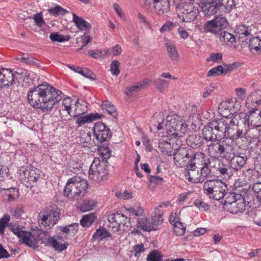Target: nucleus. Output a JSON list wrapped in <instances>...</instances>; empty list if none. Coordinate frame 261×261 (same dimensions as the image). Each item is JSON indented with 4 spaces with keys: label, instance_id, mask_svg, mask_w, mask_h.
<instances>
[{
    "label": "nucleus",
    "instance_id": "f257e3e1",
    "mask_svg": "<svg viewBox=\"0 0 261 261\" xmlns=\"http://www.w3.org/2000/svg\"><path fill=\"white\" fill-rule=\"evenodd\" d=\"M63 97V93L49 84H41L30 89L27 94L29 103L43 112L51 111Z\"/></svg>",
    "mask_w": 261,
    "mask_h": 261
},
{
    "label": "nucleus",
    "instance_id": "f03ea898",
    "mask_svg": "<svg viewBox=\"0 0 261 261\" xmlns=\"http://www.w3.org/2000/svg\"><path fill=\"white\" fill-rule=\"evenodd\" d=\"M237 126H230L226 120L223 118L210 121L202 130L205 140L207 141L221 140L226 137L233 140Z\"/></svg>",
    "mask_w": 261,
    "mask_h": 261
},
{
    "label": "nucleus",
    "instance_id": "7ed1b4c3",
    "mask_svg": "<svg viewBox=\"0 0 261 261\" xmlns=\"http://www.w3.org/2000/svg\"><path fill=\"white\" fill-rule=\"evenodd\" d=\"M203 188L205 194L216 200L223 198L225 193L228 191L226 184L219 179L207 180L204 182Z\"/></svg>",
    "mask_w": 261,
    "mask_h": 261
},
{
    "label": "nucleus",
    "instance_id": "20e7f679",
    "mask_svg": "<svg viewBox=\"0 0 261 261\" xmlns=\"http://www.w3.org/2000/svg\"><path fill=\"white\" fill-rule=\"evenodd\" d=\"M207 149L209 155L213 158H225L227 159L228 156L234 149V147L233 145L229 144L225 140H217L211 142Z\"/></svg>",
    "mask_w": 261,
    "mask_h": 261
},
{
    "label": "nucleus",
    "instance_id": "39448f33",
    "mask_svg": "<svg viewBox=\"0 0 261 261\" xmlns=\"http://www.w3.org/2000/svg\"><path fill=\"white\" fill-rule=\"evenodd\" d=\"M59 212L60 209L56 205H48L39 213L38 220L45 226L51 228L59 219Z\"/></svg>",
    "mask_w": 261,
    "mask_h": 261
},
{
    "label": "nucleus",
    "instance_id": "423d86ee",
    "mask_svg": "<svg viewBox=\"0 0 261 261\" xmlns=\"http://www.w3.org/2000/svg\"><path fill=\"white\" fill-rule=\"evenodd\" d=\"M179 17L182 21L189 22L194 21L197 17L199 11L198 7L193 3L182 2L178 5Z\"/></svg>",
    "mask_w": 261,
    "mask_h": 261
},
{
    "label": "nucleus",
    "instance_id": "0eeeda50",
    "mask_svg": "<svg viewBox=\"0 0 261 261\" xmlns=\"http://www.w3.org/2000/svg\"><path fill=\"white\" fill-rule=\"evenodd\" d=\"M228 24V22L225 17L218 16L204 23L203 29L204 32L219 35L224 31Z\"/></svg>",
    "mask_w": 261,
    "mask_h": 261
},
{
    "label": "nucleus",
    "instance_id": "6e6552de",
    "mask_svg": "<svg viewBox=\"0 0 261 261\" xmlns=\"http://www.w3.org/2000/svg\"><path fill=\"white\" fill-rule=\"evenodd\" d=\"M165 127L168 132L176 137H182L186 130L181 119L176 115L167 117Z\"/></svg>",
    "mask_w": 261,
    "mask_h": 261
},
{
    "label": "nucleus",
    "instance_id": "1a4fd4ad",
    "mask_svg": "<svg viewBox=\"0 0 261 261\" xmlns=\"http://www.w3.org/2000/svg\"><path fill=\"white\" fill-rule=\"evenodd\" d=\"M38 171L39 170L37 169L27 170L22 167L18 170V173L19 174V177L25 186L31 188L36 184L39 177Z\"/></svg>",
    "mask_w": 261,
    "mask_h": 261
},
{
    "label": "nucleus",
    "instance_id": "9d476101",
    "mask_svg": "<svg viewBox=\"0 0 261 261\" xmlns=\"http://www.w3.org/2000/svg\"><path fill=\"white\" fill-rule=\"evenodd\" d=\"M38 238L42 241L43 243H44L43 240H46V246L52 247L59 252L66 250L67 247V244L62 242L61 237L58 236L57 238L49 237L48 232L47 231L41 232L38 236Z\"/></svg>",
    "mask_w": 261,
    "mask_h": 261
},
{
    "label": "nucleus",
    "instance_id": "9b49d317",
    "mask_svg": "<svg viewBox=\"0 0 261 261\" xmlns=\"http://www.w3.org/2000/svg\"><path fill=\"white\" fill-rule=\"evenodd\" d=\"M248 158L243 152H230L227 160L230 161V166L235 171H238L242 168L246 163Z\"/></svg>",
    "mask_w": 261,
    "mask_h": 261
},
{
    "label": "nucleus",
    "instance_id": "f8f14e48",
    "mask_svg": "<svg viewBox=\"0 0 261 261\" xmlns=\"http://www.w3.org/2000/svg\"><path fill=\"white\" fill-rule=\"evenodd\" d=\"M93 130L98 142L106 141L110 138V129L101 122L95 123L93 127Z\"/></svg>",
    "mask_w": 261,
    "mask_h": 261
},
{
    "label": "nucleus",
    "instance_id": "ddd939ff",
    "mask_svg": "<svg viewBox=\"0 0 261 261\" xmlns=\"http://www.w3.org/2000/svg\"><path fill=\"white\" fill-rule=\"evenodd\" d=\"M173 141L167 137L161 138L159 143V148L164 154L172 155L174 154V151L177 149L173 143Z\"/></svg>",
    "mask_w": 261,
    "mask_h": 261
},
{
    "label": "nucleus",
    "instance_id": "4468645a",
    "mask_svg": "<svg viewBox=\"0 0 261 261\" xmlns=\"http://www.w3.org/2000/svg\"><path fill=\"white\" fill-rule=\"evenodd\" d=\"M210 160L205 153L198 152L194 154H191L187 165H192L194 167L200 169V167L204 165L207 162V160Z\"/></svg>",
    "mask_w": 261,
    "mask_h": 261
},
{
    "label": "nucleus",
    "instance_id": "2eb2a0df",
    "mask_svg": "<svg viewBox=\"0 0 261 261\" xmlns=\"http://www.w3.org/2000/svg\"><path fill=\"white\" fill-rule=\"evenodd\" d=\"M76 179H79V176H74L68 179L63 191L65 196L67 197L71 196L74 198L80 197L79 196V192L76 188Z\"/></svg>",
    "mask_w": 261,
    "mask_h": 261
},
{
    "label": "nucleus",
    "instance_id": "dca6fc26",
    "mask_svg": "<svg viewBox=\"0 0 261 261\" xmlns=\"http://www.w3.org/2000/svg\"><path fill=\"white\" fill-rule=\"evenodd\" d=\"M14 77L11 69H0V88L12 85L14 82Z\"/></svg>",
    "mask_w": 261,
    "mask_h": 261
},
{
    "label": "nucleus",
    "instance_id": "f3484780",
    "mask_svg": "<svg viewBox=\"0 0 261 261\" xmlns=\"http://www.w3.org/2000/svg\"><path fill=\"white\" fill-rule=\"evenodd\" d=\"M186 166L187 167L185 174L189 181L194 183L203 182V179L201 178L198 168L187 164Z\"/></svg>",
    "mask_w": 261,
    "mask_h": 261
},
{
    "label": "nucleus",
    "instance_id": "a211bd4d",
    "mask_svg": "<svg viewBox=\"0 0 261 261\" xmlns=\"http://www.w3.org/2000/svg\"><path fill=\"white\" fill-rule=\"evenodd\" d=\"M258 111L257 109L252 108L249 111L248 114H244L243 123L245 127H249V126H258L259 120L257 118V113L256 111Z\"/></svg>",
    "mask_w": 261,
    "mask_h": 261
},
{
    "label": "nucleus",
    "instance_id": "6ab92c4d",
    "mask_svg": "<svg viewBox=\"0 0 261 261\" xmlns=\"http://www.w3.org/2000/svg\"><path fill=\"white\" fill-rule=\"evenodd\" d=\"M177 151H174V160L175 162L179 163V164L181 166L185 165V163H188V160L191 156L190 152L192 151L184 148H179L176 149Z\"/></svg>",
    "mask_w": 261,
    "mask_h": 261
},
{
    "label": "nucleus",
    "instance_id": "aec40b11",
    "mask_svg": "<svg viewBox=\"0 0 261 261\" xmlns=\"http://www.w3.org/2000/svg\"><path fill=\"white\" fill-rule=\"evenodd\" d=\"M223 208L233 214L242 213L245 209L244 199L242 198L241 200H237L232 203L226 205V206H223Z\"/></svg>",
    "mask_w": 261,
    "mask_h": 261
},
{
    "label": "nucleus",
    "instance_id": "412c9836",
    "mask_svg": "<svg viewBox=\"0 0 261 261\" xmlns=\"http://www.w3.org/2000/svg\"><path fill=\"white\" fill-rule=\"evenodd\" d=\"M201 5L202 11L205 16L213 15L218 12H223L210 0H204Z\"/></svg>",
    "mask_w": 261,
    "mask_h": 261
},
{
    "label": "nucleus",
    "instance_id": "4be33fe9",
    "mask_svg": "<svg viewBox=\"0 0 261 261\" xmlns=\"http://www.w3.org/2000/svg\"><path fill=\"white\" fill-rule=\"evenodd\" d=\"M108 220L110 223H117V224H120L121 226H126L127 227L128 226L127 224L130 223V218L121 213H114L109 215Z\"/></svg>",
    "mask_w": 261,
    "mask_h": 261
},
{
    "label": "nucleus",
    "instance_id": "5701e85b",
    "mask_svg": "<svg viewBox=\"0 0 261 261\" xmlns=\"http://www.w3.org/2000/svg\"><path fill=\"white\" fill-rule=\"evenodd\" d=\"M164 205L165 206H167V204L166 203H163L159 204L156 207H155L154 212L151 215V222H150L151 225H152L153 226L156 228V226L161 224L164 220L163 216V213L159 210V208L162 207Z\"/></svg>",
    "mask_w": 261,
    "mask_h": 261
},
{
    "label": "nucleus",
    "instance_id": "b1692460",
    "mask_svg": "<svg viewBox=\"0 0 261 261\" xmlns=\"http://www.w3.org/2000/svg\"><path fill=\"white\" fill-rule=\"evenodd\" d=\"M76 116L77 119L75 122V123L77 124L78 127L100 118V115L98 113H90L83 116Z\"/></svg>",
    "mask_w": 261,
    "mask_h": 261
},
{
    "label": "nucleus",
    "instance_id": "393cba45",
    "mask_svg": "<svg viewBox=\"0 0 261 261\" xmlns=\"http://www.w3.org/2000/svg\"><path fill=\"white\" fill-rule=\"evenodd\" d=\"M203 138L205 139L204 137L203 138L200 135L192 134L187 139V143L191 147L198 148L203 144Z\"/></svg>",
    "mask_w": 261,
    "mask_h": 261
},
{
    "label": "nucleus",
    "instance_id": "a878e982",
    "mask_svg": "<svg viewBox=\"0 0 261 261\" xmlns=\"http://www.w3.org/2000/svg\"><path fill=\"white\" fill-rule=\"evenodd\" d=\"M21 242L34 249L38 247V241L34 236L29 231H25L21 238Z\"/></svg>",
    "mask_w": 261,
    "mask_h": 261
},
{
    "label": "nucleus",
    "instance_id": "bb28decb",
    "mask_svg": "<svg viewBox=\"0 0 261 261\" xmlns=\"http://www.w3.org/2000/svg\"><path fill=\"white\" fill-rule=\"evenodd\" d=\"M72 21L79 30L87 31L91 28V24L84 20L82 17H79L75 13L72 14Z\"/></svg>",
    "mask_w": 261,
    "mask_h": 261
},
{
    "label": "nucleus",
    "instance_id": "cd10ccee",
    "mask_svg": "<svg viewBox=\"0 0 261 261\" xmlns=\"http://www.w3.org/2000/svg\"><path fill=\"white\" fill-rule=\"evenodd\" d=\"M79 101L78 100L76 102V105L77 106V108L75 110V113L74 114H72L71 113V100L69 97L65 98L62 101V106L64 107V110H66L68 114L71 117H76L81 115V114H84V111L81 112L79 111L77 108L78 107Z\"/></svg>",
    "mask_w": 261,
    "mask_h": 261
},
{
    "label": "nucleus",
    "instance_id": "c85d7f7f",
    "mask_svg": "<svg viewBox=\"0 0 261 261\" xmlns=\"http://www.w3.org/2000/svg\"><path fill=\"white\" fill-rule=\"evenodd\" d=\"M261 102V91L255 90L252 92L248 97L246 105L248 107L253 106V103L257 105H260Z\"/></svg>",
    "mask_w": 261,
    "mask_h": 261
},
{
    "label": "nucleus",
    "instance_id": "c756f323",
    "mask_svg": "<svg viewBox=\"0 0 261 261\" xmlns=\"http://www.w3.org/2000/svg\"><path fill=\"white\" fill-rule=\"evenodd\" d=\"M137 228L146 231H151L156 230V228L148 222L147 219L145 217L139 218L136 224Z\"/></svg>",
    "mask_w": 261,
    "mask_h": 261
},
{
    "label": "nucleus",
    "instance_id": "7c9ffc66",
    "mask_svg": "<svg viewBox=\"0 0 261 261\" xmlns=\"http://www.w3.org/2000/svg\"><path fill=\"white\" fill-rule=\"evenodd\" d=\"M165 45L170 60L177 62L179 60V56L175 45L169 41H168Z\"/></svg>",
    "mask_w": 261,
    "mask_h": 261
},
{
    "label": "nucleus",
    "instance_id": "2f4dec72",
    "mask_svg": "<svg viewBox=\"0 0 261 261\" xmlns=\"http://www.w3.org/2000/svg\"><path fill=\"white\" fill-rule=\"evenodd\" d=\"M224 198V202L223 203V206L232 203L236 201L241 200L242 196L241 194H237L234 192H227L226 191L225 196L223 197Z\"/></svg>",
    "mask_w": 261,
    "mask_h": 261
},
{
    "label": "nucleus",
    "instance_id": "473e14b6",
    "mask_svg": "<svg viewBox=\"0 0 261 261\" xmlns=\"http://www.w3.org/2000/svg\"><path fill=\"white\" fill-rule=\"evenodd\" d=\"M69 67L72 70L81 74L85 77L88 78L92 80H95L96 79V75L88 69H83L82 67L74 65L69 66Z\"/></svg>",
    "mask_w": 261,
    "mask_h": 261
},
{
    "label": "nucleus",
    "instance_id": "72a5a7b5",
    "mask_svg": "<svg viewBox=\"0 0 261 261\" xmlns=\"http://www.w3.org/2000/svg\"><path fill=\"white\" fill-rule=\"evenodd\" d=\"M97 160L95 159L90 166L89 170V179L93 181L99 182L104 179L103 177H100V174L96 171L95 166H96Z\"/></svg>",
    "mask_w": 261,
    "mask_h": 261
},
{
    "label": "nucleus",
    "instance_id": "f704fd0d",
    "mask_svg": "<svg viewBox=\"0 0 261 261\" xmlns=\"http://www.w3.org/2000/svg\"><path fill=\"white\" fill-rule=\"evenodd\" d=\"M76 188L79 192V196L81 197L85 196L87 192L88 184L87 180L79 176V179H76Z\"/></svg>",
    "mask_w": 261,
    "mask_h": 261
},
{
    "label": "nucleus",
    "instance_id": "c9c22d12",
    "mask_svg": "<svg viewBox=\"0 0 261 261\" xmlns=\"http://www.w3.org/2000/svg\"><path fill=\"white\" fill-rule=\"evenodd\" d=\"M91 134L86 132H81L80 136V142L84 147L90 148L93 146L91 140Z\"/></svg>",
    "mask_w": 261,
    "mask_h": 261
},
{
    "label": "nucleus",
    "instance_id": "e433bc0d",
    "mask_svg": "<svg viewBox=\"0 0 261 261\" xmlns=\"http://www.w3.org/2000/svg\"><path fill=\"white\" fill-rule=\"evenodd\" d=\"M96 219L95 213H92L83 216L80 220L81 225L84 227H89L94 222Z\"/></svg>",
    "mask_w": 261,
    "mask_h": 261
},
{
    "label": "nucleus",
    "instance_id": "4c0bfd02",
    "mask_svg": "<svg viewBox=\"0 0 261 261\" xmlns=\"http://www.w3.org/2000/svg\"><path fill=\"white\" fill-rule=\"evenodd\" d=\"M249 47L251 51L261 53V40L257 37L252 38L249 40Z\"/></svg>",
    "mask_w": 261,
    "mask_h": 261
},
{
    "label": "nucleus",
    "instance_id": "58836bf2",
    "mask_svg": "<svg viewBox=\"0 0 261 261\" xmlns=\"http://www.w3.org/2000/svg\"><path fill=\"white\" fill-rule=\"evenodd\" d=\"M111 237L110 232H109L105 228L100 227L94 232L93 235V238L94 240H101L103 239L110 238Z\"/></svg>",
    "mask_w": 261,
    "mask_h": 261
},
{
    "label": "nucleus",
    "instance_id": "ea45409f",
    "mask_svg": "<svg viewBox=\"0 0 261 261\" xmlns=\"http://www.w3.org/2000/svg\"><path fill=\"white\" fill-rule=\"evenodd\" d=\"M79 226V225L77 223H73L63 227L61 229V231L70 236H73L77 232Z\"/></svg>",
    "mask_w": 261,
    "mask_h": 261
},
{
    "label": "nucleus",
    "instance_id": "a19ab883",
    "mask_svg": "<svg viewBox=\"0 0 261 261\" xmlns=\"http://www.w3.org/2000/svg\"><path fill=\"white\" fill-rule=\"evenodd\" d=\"M218 35L219 39L222 42H224L225 43L230 42V43H232L236 42L235 36L225 31L221 32Z\"/></svg>",
    "mask_w": 261,
    "mask_h": 261
},
{
    "label": "nucleus",
    "instance_id": "79ce46f5",
    "mask_svg": "<svg viewBox=\"0 0 261 261\" xmlns=\"http://www.w3.org/2000/svg\"><path fill=\"white\" fill-rule=\"evenodd\" d=\"M211 160H207V162H206L204 165L200 167V175L201 179H203V181L205 180V177L211 173Z\"/></svg>",
    "mask_w": 261,
    "mask_h": 261
},
{
    "label": "nucleus",
    "instance_id": "37998d69",
    "mask_svg": "<svg viewBox=\"0 0 261 261\" xmlns=\"http://www.w3.org/2000/svg\"><path fill=\"white\" fill-rule=\"evenodd\" d=\"M49 38L53 42H63L68 41L70 36L68 35H61L59 34L58 33H51L49 35Z\"/></svg>",
    "mask_w": 261,
    "mask_h": 261
},
{
    "label": "nucleus",
    "instance_id": "c03bdc74",
    "mask_svg": "<svg viewBox=\"0 0 261 261\" xmlns=\"http://www.w3.org/2000/svg\"><path fill=\"white\" fill-rule=\"evenodd\" d=\"M155 8L159 14H164L168 13L170 11V4L168 0L164 1V2L155 6Z\"/></svg>",
    "mask_w": 261,
    "mask_h": 261
},
{
    "label": "nucleus",
    "instance_id": "a18cd8bd",
    "mask_svg": "<svg viewBox=\"0 0 261 261\" xmlns=\"http://www.w3.org/2000/svg\"><path fill=\"white\" fill-rule=\"evenodd\" d=\"M9 229L13 232L14 234L16 235L20 239L22 238L24 232L26 231L22 230L18 225L10 223L8 225Z\"/></svg>",
    "mask_w": 261,
    "mask_h": 261
},
{
    "label": "nucleus",
    "instance_id": "49530a36",
    "mask_svg": "<svg viewBox=\"0 0 261 261\" xmlns=\"http://www.w3.org/2000/svg\"><path fill=\"white\" fill-rule=\"evenodd\" d=\"M176 223L173 225L174 232L178 236L184 235L186 231V225L181 222H178Z\"/></svg>",
    "mask_w": 261,
    "mask_h": 261
},
{
    "label": "nucleus",
    "instance_id": "de8ad7c7",
    "mask_svg": "<svg viewBox=\"0 0 261 261\" xmlns=\"http://www.w3.org/2000/svg\"><path fill=\"white\" fill-rule=\"evenodd\" d=\"M153 84L158 90L160 92H163L167 87L168 81L158 78L153 81Z\"/></svg>",
    "mask_w": 261,
    "mask_h": 261
},
{
    "label": "nucleus",
    "instance_id": "09e8293b",
    "mask_svg": "<svg viewBox=\"0 0 261 261\" xmlns=\"http://www.w3.org/2000/svg\"><path fill=\"white\" fill-rule=\"evenodd\" d=\"M96 202L93 200L85 201L81 205L80 210L82 212H86L93 210L96 206Z\"/></svg>",
    "mask_w": 261,
    "mask_h": 261
},
{
    "label": "nucleus",
    "instance_id": "8fccbe9b",
    "mask_svg": "<svg viewBox=\"0 0 261 261\" xmlns=\"http://www.w3.org/2000/svg\"><path fill=\"white\" fill-rule=\"evenodd\" d=\"M162 260L161 254L157 250L151 251L147 257V261H162Z\"/></svg>",
    "mask_w": 261,
    "mask_h": 261
},
{
    "label": "nucleus",
    "instance_id": "3c124183",
    "mask_svg": "<svg viewBox=\"0 0 261 261\" xmlns=\"http://www.w3.org/2000/svg\"><path fill=\"white\" fill-rule=\"evenodd\" d=\"M97 160V164L96 166H95V169L96 171L98 172L100 174V177H103L105 178L108 174V171L106 169L105 166L103 165L101 163L99 159H96Z\"/></svg>",
    "mask_w": 261,
    "mask_h": 261
},
{
    "label": "nucleus",
    "instance_id": "603ef678",
    "mask_svg": "<svg viewBox=\"0 0 261 261\" xmlns=\"http://www.w3.org/2000/svg\"><path fill=\"white\" fill-rule=\"evenodd\" d=\"M49 14L54 16H57L58 15L67 13L68 11L62 8L60 6H57L55 8H51L48 10Z\"/></svg>",
    "mask_w": 261,
    "mask_h": 261
},
{
    "label": "nucleus",
    "instance_id": "864d4df0",
    "mask_svg": "<svg viewBox=\"0 0 261 261\" xmlns=\"http://www.w3.org/2000/svg\"><path fill=\"white\" fill-rule=\"evenodd\" d=\"M224 73L223 67L221 65H218L210 69L207 72V76L208 77L212 76H217Z\"/></svg>",
    "mask_w": 261,
    "mask_h": 261
},
{
    "label": "nucleus",
    "instance_id": "5fc2aeb1",
    "mask_svg": "<svg viewBox=\"0 0 261 261\" xmlns=\"http://www.w3.org/2000/svg\"><path fill=\"white\" fill-rule=\"evenodd\" d=\"M100 156L102 161H107L111 156V151L108 147H100L99 150Z\"/></svg>",
    "mask_w": 261,
    "mask_h": 261
},
{
    "label": "nucleus",
    "instance_id": "6e6d98bb",
    "mask_svg": "<svg viewBox=\"0 0 261 261\" xmlns=\"http://www.w3.org/2000/svg\"><path fill=\"white\" fill-rule=\"evenodd\" d=\"M151 82L150 80H144L141 83H137L136 85H134L128 88L129 92H134L137 91L140 89L144 88L147 86L148 83Z\"/></svg>",
    "mask_w": 261,
    "mask_h": 261
},
{
    "label": "nucleus",
    "instance_id": "4d7b16f0",
    "mask_svg": "<svg viewBox=\"0 0 261 261\" xmlns=\"http://www.w3.org/2000/svg\"><path fill=\"white\" fill-rule=\"evenodd\" d=\"M246 127H245V129L244 130L240 129L239 128V126H237L236 134L234 135H233V140H237L243 137L247 138L248 137V132Z\"/></svg>",
    "mask_w": 261,
    "mask_h": 261
},
{
    "label": "nucleus",
    "instance_id": "13d9d810",
    "mask_svg": "<svg viewBox=\"0 0 261 261\" xmlns=\"http://www.w3.org/2000/svg\"><path fill=\"white\" fill-rule=\"evenodd\" d=\"M240 66L239 62H234L231 64H225L223 67L224 73L225 74L230 73L238 68Z\"/></svg>",
    "mask_w": 261,
    "mask_h": 261
},
{
    "label": "nucleus",
    "instance_id": "bf43d9fd",
    "mask_svg": "<svg viewBox=\"0 0 261 261\" xmlns=\"http://www.w3.org/2000/svg\"><path fill=\"white\" fill-rule=\"evenodd\" d=\"M194 204L201 211H208L210 208L209 204L200 200H196L194 201Z\"/></svg>",
    "mask_w": 261,
    "mask_h": 261
},
{
    "label": "nucleus",
    "instance_id": "052dcab7",
    "mask_svg": "<svg viewBox=\"0 0 261 261\" xmlns=\"http://www.w3.org/2000/svg\"><path fill=\"white\" fill-rule=\"evenodd\" d=\"M258 126H249L247 127L248 132V137L254 139V136L258 135V130L259 129V125H261V121L259 120Z\"/></svg>",
    "mask_w": 261,
    "mask_h": 261
},
{
    "label": "nucleus",
    "instance_id": "680f3d73",
    "mask_svg": "<svg viewBox=\"0 0 261 261\" xmlns=\"http://www.w3.org/2000/svg\"><path fill=\"white\" fill-rule=\"evenodd\" d=\"M9 221L10 216L8 215H5L0 220V233L1 234L4 233V229L8 224Z\"/></svg>",
    "mask_w": 261,
    "mask_h": 261
},
{
    "label": "nucleus",
    "instance_id": "e2e57ef3",
    "mask_svg": "<svg viewBox=\"0 0 261 261\" xmlns=\"http://www.w3.org/2000/svg\"><path fill=\"white\" fill-rule=\"evenodd\" d=\"M7 192H13V194L6 193L8 195V200L12 201L14 200L16 197L18 196V190L17 188H11L10 189H6Z\"/></svg>",
    "mask_w": 261,
    "mask_h": 261
},
{
    "label": "nucleus",
    "instance_id": "0e129e2a",
    "mask_svg": "<svg viewBox=\"0 0 261 261\" xmlns=\"http://www.w3.org/2000/svg\"><path fill=\"white\" fill-rule=\"evenodd\" d=\"M33 18L37 26L41 27L45 24V21L43 19L41 13H36Z\"/></svg>",
    "mask_w": 261,
    "mask_h": 261
},
{
    "label": "nucleus",
    "instance_id": "69168bd1",
    "mask_svg": "<svg viewBox=\"0 0 261 261\" xmlns=\"http://www.w3.org/2000/svg\"><path fill=\"white\" fill-rule=\"evenodd\" d=\"M111 71L113 75H118L120 73L119 63L117 60L113 61L111 64Z\"/></svg>",
    "mask_w": 261,
    "mask_h": 261
},
{
    "label": "nucleus",
    "instance_id": "338daca9",
    "mask_svg": "<svg viewBox=\"0 0 261 261\" xmlns=\"http://www.w3.org/2000/svg\"><path fill=\"white\" fill-rule=\"evenodd\" d=\"M253 190L261 203V182L255 184L253 186Z\"/></svg>",
    "mask_w": 261,
    "mask_h": 261
},
{
    "label": "nucleus",
    "instance_id": "774afa93",
    "mask_svg": "<svg viewBox=\"0 0 261 261\" xmlns=\"http://www.w3.org/2000/svg\"><path fill=\"white\" fill-rule=\"evenodd\" d=\"M144 250V245L142 243L136 245L133 247V252L136 256H138Z\"/></svg>",
    "mask_w": 261,
    "mask_h": 261
}]
</instances>
